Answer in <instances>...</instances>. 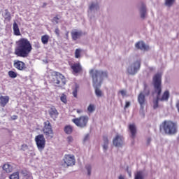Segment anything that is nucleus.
Instances as JSON below:
<instances>
[{
  "label": "nucleus",
  "mask_w": 179,
  "mask_h": 179,
  "mask_svg": "<svg viewBox=\"0 0 179 179\" xmlns=\"http://www.w3.org/2000/svg\"><path fill=\"white\" fill-rule=\"evenodd\" d=\"M77 113L78 114H80L81 113H83V110L80 109H77Z\"/></svg>",
  "instance_id": "obj_46"
},
{
  "label": "nucleus",
  "mask_w": 179,
  "mask_h": 179,
  "mask_svg": "<svg viewBox=\"0 0 179 179\" xmlns=\"http://www.w3.org/2000/svg\"><path fill=\"white\" fill-rule=\"evenodd\" d=\"M55 33L57 36V37H59V28L55 29Z\"/></svg>",
  "instance_id": "obj_40"
},
{
  "label": "nucleus",
  "mask_w": 179,
  "mask_h": 179,
  "mask_svg": "<svg viewBox=\"0 0 179 179\" xmlns=\"http://www.w3.org/2000/svg\"><path fill=\"white\" fill-rule=\"evenodd\" d=\"M140 12L141 19H145V16H146V6L145 4L142 5Z\"/></svg>",
  "instance_id": "obj_22"
},
{
  "label": "nucleus",
  "mask_w": 179,
  "mask_h": 179,
  "mask_svg": "<svg viewBox=\"0 0 179 179\" xmlns=\"http://www.w3.org/2000/svg\"><path fill=\"white\" fill-rule=\"evenodd\" d=\"M10 179H19V172H15L9 176Z\"/></svg>",
  "instance_id": "obj_31"
},
{
  "label": "nucleus",
  "mask_w": 179,
  "mask_h": 179,
  "mask_svg": "<svg viewBox=\"0 0 179 179\" xmlns=\"http://www.w3.org/2000/svg\"><path fill=\"white\" fill-rule=\"evenodd\" d=\"M5 16H6L5 20H7L8 22H10L12 19V16L10 15V13H9V11L6 12Z\"/></svg>",
  "instance_id": "obj_32"
},
{
  "label": "nucleus",
  "mask_w": 179,
  "mask_h": 179,
  "mask_svg": "<svg viewBox=\"0 0 179 179\" xmlns=\"http://www.w3.org/2000/svg\"><path fill=\"white\" fill-rule=\"evenodd\" d=\"M129 106H131V102L129 101H126L125 106H124V110L126 108H128V107H129Z\"/></svg>",
  "instance_id": "obj_42"
},
{
  "label": "nucleus",
  "mask_w": 179,
  "mask_h": 179,
  "mask_svg": "<svg viewBox=\"0 0 179 179\" xmlns=\"http://www.w3.org/2000/svg\"><path fill=\"white\" fill-rule=\"evenodd\" d=\"M71 34L72 40H73V41H76V40H78V38H80L82 36H83V32H82V31L74 29L71 31Z\"/></svg>",
  "instance_id": "obj_13"
},
{
  "label": "nucleus",
  "mask_w": 179,
  "mask_h": 179,
  "mask_svg": "<svg viewBox=\"0 0 179 179\" xmlns=\"http://www.w3.org/2000/svg\"><path fill=\"white\" fill-rule=\"evenodd\" d=\"M69 32H66V37L69 36Z\"/></svg>",
  "instance_id": "obj_49"
},
{
  "label": "nucleus",
  "mask_w": 179,
  "mask_h": 179,
  "mask_svg": "<svg viewBox=\"0 0 179 179\" xmlns=\"http://www.w3.org/2000/svg\"><path fill=\"white\" fill-rule=\"evenodd\" d=\"M136 48H138V50H143L144 51H148V50H149V46L145 44L143 41H140L136 43Z\"/></svg>",
  "instance_id": "obj_16"
},
{
  "label": "nucleus",
  "mask_w": 179,
  "mask_h": 179,
  "mask_svg": "<svg viewBox=\"0 0 179 179\" xmlns=\"http://www.w3.org/2000/svg\"><path fill=\"white\" fill-rule=\"evenodd\" d=\"M120 93L122 94V96H126L127 94V91L124 90H122L120 91Z\"/></svg>",
  "instance_id": "obj_41"
},
{
  "label": "nucleus",
  "mask_w": 179,
  "mask_h": 179,
  "mask_svg": "<svg viewBox=\"0 0 179 179\" xmlns=\"http://www.w3.org/2000/svg\"><path fill=\"white\" fill-rule=\"evenodd\" d=\"M134 179H143V175L142 174V172L138 171L135 174Z\"/></svg>",
  "instance_id": "obj_34"
},
{
  "label": "nucleus",
  "mask_w": 179,
  "mask_h": 179,
  "mask_svg": "<svg viewBox=\"0 0 179 179\" xmlns=\"http://www.w3.org/2000/svg\"><path fill=\"white\" fill-rule=\"evenodd\" d=\"M103 150H107V149H108V137H107V136H104L103 137Z\"/></svg>",
  "instance_id": "obj_23"
},
{
  "label": "nucleus",
  "mask_w": 179,
  "mask_h": 179,
  "mask_svg": "<svg viewBox=\"0 0 179 179\" xmlns=\"http://www.w3.org/2000/svg\"><path fill=\"white\" fill-rule=\"evenodd\" d=\"M159 101H160V99H159L158 97H157V99L153 101V108H154V110H156V108H159Z\"/></svg>",
  "instance_id": "obj_29"
},
{
  "label": "nucleus",
  "mask_w": 179,
  "mask_h": 179,
  "mask_svg": "<svg viewBox=\"0 0 179 179\" xmlns=\"http://www.w3.org/2000/svg\"><path fill=\"white\" fill-rule=\"evenodd\" d=\"M35 142L36 143V146L38 150L40 152H43L45 148V138L43 134H38V136H35Z\"/></svg>",
  "instance_id": "obj_8"
},
{
  "label": "nucleus",
  "mask_w": 179,
  "mask_h": 179,
  "mask_svg": "<svg viewBox=\"0 0 179 179\" xmlns=\"http://www.w3.org/2000/svg\"><path fill=\"white\" fill-rule=\"evenodd\" d=\"M60 100L64 104H66L68 103L67 96L65 94H62V95L60 96Z\"/></svg>",
  "instance_id": "obj_28"
},
{
  "label": "nucleus",
  "mask_w": 179,
  "mask_h": 179,
  "mask_svg": "<svg viewBox=\"0 0 179 179\" xmlns=\"http://www.w3.org/2000/svg\"><path fill=\"white\" fill-rule=\"evenodd\" d=\"M86 169L88 172V176H90V174H92V166L90 165H87Z\"/></svg>",
  "instance_id": "obj_37"
},
{
  "label": "nucleus",
  "mask_w": 179,
  "mask_h": 179,
  "mask_svg": "<svg viewBox=\"0 0 179 179\" xmlns=\"http://www.w3.org/2000/svg\"><path fill=\"white\" fill-rule=\"evenodd\" d=\"M63 84L65 85V83L63 81Z\"/></svg>",
  "instance_id": "obj_53"
},
{
  "label": "nucleus",
  "mask_w": 179,
  "mask_h": 179,
  "mask_svg": "<svg viewBox=\"0 0 179 179\" xmlns=\"http://www.w3.org/2000/svg\"><path fill=\"white\" fill-rule=\"evenodd\" d=\"M143 92H144L145 96H149V94H150V90L148 87V84H146V83H144Z\"/></svg>",
  "instance_id": "obj_27"
},
{
  "label": "nucleus",
  "mask_w": 179,
  "mask_h": 179,
  "mask_svg": "<svg viewBox=\"0 0 179 179\" xmlns=\"http://www.w3.org/2000/svg\"><path fill=\"white\" fill-rule=\"evenodd\" d=\"M76 163V159H75V155L71 154L64 155L62 163L64 167H72V166H75Z\"/></svg>",
  "instance_id": "obj_5"
},
{
  "label": "nucleus",
  "mask_w": 179,
  "mask_h": 179,
  "mask_svg": "<svg viewBox=\"0 0 179 179\" xmlns=\"http://www.w3.org/2000/svg\"><path fill=\"white\" fill-rule=\"evenodd\" d=\"M59 15H57L55 17H53L52 22L56 23V24H58L59 23Z\"/></svg>",
  "instance_id": "obj_36"
},
{
  "label": "nucleus",
  "mask_w": 179,
  "mask_h": 179,
  "mask_svg": "<svg viewBox=\"0 0 179 179\" xmlns=\"http://www.w3.org/2000/svg\"><path fill=\"white\" fill-rule=\"evenodd\" d=\"M129 177H131V173H129Z\"/></svg>",
  "instance_id": "obj_51"
},
{
  "label": "nucleus",
  "mask_w": 179,
  "mask_h": 179,
  "mask_svg": "<svg viewBox=\"0 0 179 179\" xmlns=\"http://www.w3.org/2000/svg\"><path fill=\"white\" fill-rule=\"evenodd\" d=\"M96 110V107L94 106V104H90L89 106L87 107V111L89 113H93Z\"/></svg>",
  "instance_id": "obj_33"
},
{
  "label": "nucleus",
  "mask_w": 179,
  "mask_h": 179,
  "mask_svg": "<svg viewBox=\"0 0 179 179\" xmlns=\"http://www.w3.org/2000/svg\"><path fill=\"white\" fill-rule=\"evenodd\" d=\"M48 40H50V36L43 35L41 36V42L43 44H48Z\"/></svg>",
  "instance_id": "obj_24"
},
{
  "label": "nucleus",
  "mask_w": 179,
  "mask_h": 179,
  "mask_svg": "<svg viewBox=\"0 0 179 179\" xmlns=\"http://www.w3.org/2000/svg\"><path fill=\"white\" fill-rule=\"evenodd\" d=\"M8 73L9 78H11L12 79H15L17 78V73L13 71H9Z\"/></svg>",
  "instance_id": "obj_26"
},
{
  "label": "nucleus",
  "mask_w": 179,
  "mask_h": 179,
  "mask_svg": "<svg viewBox=\"0 0 179 179\" xmlns=\"http://www.w3.org/2000/svg\"><path fill=\"white\" fill-rule=\"evenodd\" d=\"M12 120H17V115H13L11 117Z\"/></svg>",
  "instance_id": "obj_45"
},
{
  "label": "nucleus",
  "mask_w": 179,
  "mask_h": 179,
  "mask_svg": "<svg viewBox=\"0 0 179 179\" xmlns=\"http://www.w3.org/2000/svg\"><path fill=\"white\" fill-rule=\"evenodd\" d=\"M139 69H141V61H136L127 69V72L129 75H136Z\"/></svg>",
  "instance_id": "obj_9"
},
{
  "label": "nucleus",
  "mask_w": 179,
  "mask_h": 179,
  "mask_svg": "<svg viewBox=\"0 0 179 179\" xmlns=\"http://www.w3.org/2000/svg\"><path fill=\"white\" fill-rule=\"evenodd\" d=\"M153 84L155 93H157V98L159 101H169L170 99V92L166 90L162 95V75L157 73L153 77Z\"/></svg>",
  "instance_id": "obj_3"
},
{
  "label": "nucleus",
  "mask_w": 179,
  "mask_h": 179,
  "mask_svg": "<svg viewBox=\"0 0 179 179\" xmlns=\"http://www.w3.org/2000/svg\"><path fill=\"white\" fill-rule=\"evenodd\" d=\"M73 95L74 97H78V88L76 87L73 91Z\"/></svg>",
  "instance_id": "obj_39"
},
{
  "label": "nucleus",
  "mask_w": 179,
  "mask_h": 179,
  "mask_svg": "<svg viewBox=\"0 0 179 179\" xmlns=\"http://www.w3.org/2000/svg\"><path fill=\"white\" fill-rule=\"evenodd\" d=\"M3 171H5V173H12L13 171V166H12V165L9 164V163H6L3 165L2 167Z\"/></svg>",
  "instance_id": "obj_19"
},
{
  "label": "nucleus",
  "mask_w": 179,
  "mask_h": 179,
  "mask_svg": "<svg viewBox=\"0 0 179 179\" xmlns=\"http://www.w3.org/2000/svg\"><path fill=\"white\" fill-rule=\"evenodd\" d=\"M113 142L115 146H122V143H124V137L120 134H117L113 139Z\"/></svg>",
  "instance_id": "obj_14"
},
{
  "label": "nucleus",
  "mask_w": 179,
  "mask_h": 179,
  "mask_svg": "<svg viewBox=\"0 0 179 179\" xmlns=\"http://www.w3.org/2000/svg\"><path fill=\"white\" fill-rule=\"evenodd\" d=\"M119 179H124V176H122V175H120V176H119Z\"/></svg>",
  "instance_id": "obj_48"
},
{
  "label": "nucleus",
  "mask_w": 179,
  "mask_h": 179,
  "mask_svg": "<svg viewBox=\"0 0 179 179\" xmlns=\"http://www.w3.org/2000/svg\"><path fill=\"white\" fill-rule=\"evenodd\" d=\"M22 146H27V145H22Z\"/></svg>",
  "instance_id": "obj_50"
},
{
  "label": "nucleus",
  "mask_w": 179,
  "mask_h": 179,
  "mask_svg": "<svg viewBox=\"0 0 179 179\" xmlns=\"http://www.w3.org/2000/svg\"><path fill=\"white\" fill-rule=\"evenodd\" d=\"M88 140H89V135H87L84 138V142H86V141H88Z\"/></svg>",
  "instance_id": "obj_44"
},
{
  "label": "nucleus",
  "mask_w": 179,
  "mask_h": 179,
  "mask_svg": "<svg viewBox=\"0 0 179 179\" xmlns=\"http://www.w3.org/2000/svg\"><path fill=\"white\" fill-rule=\"evenodd\" d=\"M72 131H73V129H72V127L71 126H66L64 127V132L68 135H71V134H72Z\"/></svg>",
  "instance_id": "obj_25"
},
{
  "label": "nucleus",
  "mask_w": 179,
  "mask_h": 179,
  "mask_svg": "<svg viewBox=\"0 0 179 179\" xmlns=\"http://www.w3.org/2000/svg\"><path fill=\"white\" fill-rule=\"evenodd\" d=\"M43 131L47 139H52L54 137V131H52L51 123L48 120L44 122V127Z\"/></svg>",
  "instance_id": "obj_7"
},
{
  "label": "nucleus",
  "mask_w": 179,
  "mask_h": 179,
  "mask_svg": "<svg viewBox=\"0 0 179 179\" xmlns=\"http://www.w3.org/2000/svg\"><path fill=\"white\" fill-rule=\"evenodd\" d=\"M13 66L17 71H26L27 69V66H26V63L20 60H15L13 62Z\"/></svg>",
  "instance_id": "obj_11"
},
{
  "label": "nucleus",
  "mask_w": 179,
  "mask_h": 179,
  "mask_svg": "<svg viewBox=\"0 0 179 179\" xmlns=\"http://www.w3.org/2000/svg\"><path fill=\"white\" fill-rule=\"evenodd\" d=\"M75 58H80V54H82V49H76L75 50Z\"/></svg>",
  "instance_id": "obj_30"
},
{
  "label": "nucleus",
  "mask_w": 179,
  "mask_h": 179,
  "mask_svg": "<svg viewBox=\"0 0 179 179\" xmlns=\"http://www.w3.org/2000/svg\"><path fill=\"white\" fill-rule=\"evenodd\" d=\"M90 75H91L92 78V83L95 89L96 96H97V97H101V96H103V92H101L99 87L101 86L104 78H108V72L106 71H103L91 69L90 71Z\"/></svg>",
  "instance_id": "obj_2"
},
{
  "label": "nucleus",
  "mask_w": 179,
  "mask_h": 179,
  "mask_svg": "<svg viewBox=\"0 0 179 179\" xmlns=\"http://www.w3.org/2000/svg\"><path fill=\"white\" fill-rule=\"evenodd\" d=\"M47 6V3H43L42 8H45Z\"/></svg>",
  "instance_id": "obj_47"
},
{
  "label": "nucleus",
  "mask_w": 179,
  "mask_h": 179,
  "mask_svg": "<svg viewBox=\"0 0 179 179\" xmlns=\"http://www.w3.org/2000/svg\"><path fill=\"white\" fill-rule=\"evenodd\" d=\"M148 142H150V139H148Z\"/></svg>",
  "instance_id": "obj_52"
},
{
  "label": "nucleus",
  "mask_w": 179,
  "mask_h": 179,
  "mask_svg": "<svg viewBox=\"0 0 179 179\" xmlns=\"http://www.w3.org/2000/svg\"><path fill=\"white\" fill-rule=\"evenodd\" d=\"M99 6L97 4H94V3H92L90 6V10H93V9H94V8H96V9H97V7Z\"/></svg>",
  "instance_id": "obj_38"
},
{
  "label": "nucleus",
  "mask_w": 179,
  "mask_h": 179,
  "mask_svg": "<svg viewBox=\"0 0 179 179\" xmlns=\"http://www.w3.org/2000/svg\"><path fill=\"white\" fill-rule=\"evenodd\" d=\"M9 103V96H0V106L1 107H5L6 104Z\"/></svg>",
  "instance_id": "obj_18"
},
{
  "label": "nucleus",
  "mask_w": 179,
  "mask_h": 179,
  "mask_svg": "<svg viewBox=\"0 0 179 179\" xmlns=\"http://www.w3.org/2000/svg\"><path fill=\"white\" fill-rule=\"evenodd\" d=\"M138 101L142 108H143V106H145V102L146 101V99L145 97V94L143 92H141L138 96Z\"/></svg>",
  "instance_id": "obj_17"
},
{
  "label": "nucleus",
  "mask_w": 179,
  "mask_h": 179,
  "mask_svg": "<svg viewBox=\"0 0 179 179\" xmlns=\"http://www.w3.org/2000/svg\"><path fill=\"white\" fill-rule=\"evenodd\" d=\"M13 29L14 32L15 36H20V29H19V25H17V23L14 22L13 24Z\"/></svg>",
  "instance_id": "obj_21"
},
{
  "label": "nucleus",
  "mask_w": 179,
  "mask_h": 179,
  "mask_svg": "<svg viewBox=\"0 0 179 179\" xmlns=\"http://www.w3.org/2000/svg\"><path fill=\"white\" fill-rule=\"evenodd\" d=\"M71 69L73 71V75H76V73H80L83 71V69L82 68V65H80V63H74L71 65Z\"/></svg>",
  "instance_id": "obj_12"
},
{
  "label": "nucleus",
  "mask_w": 179,
  "mask_h": 179,
  "mask_svg": "<svg viewBox=\"0 0 179 179\" xmlns=\"http://www.w3.org/2000/svg\"><path fill=\"white\" fill-rule=\"evenodd\" d=\"M52 76H54L53 83H55V85H59L61 80H62V82L65 80V76L58 71H53Z\"/></svg>",
  "instance_id": "obj_10"
},
{
  "label": "nucleus",
  "mask_w": 179,
  "mask_h": 179,
  "mask_svg": "<svg viewBox=\"0 0 179 179\" xmlns=\"http://www.w3.org/2000/svg\"><path fill=\"white\" fill-rule=\"evenodd\" d=\"M16 46L14 54L20 58H27L33 50V46L30 41L26 38H21L15 42Z\"/></svg>",
  "instance_id": "obj_1"
},
{
  "label": "nucleus",
  "mask_w": 179,
  "mask_h": 179,
  "mask_svg": "<svg viewBox=\"0 0 179 179\" xmlns=\"http://www.w3.org/2000/svg\"><path fill=\"white\" fill-rule=\"evenodd\" d=\"M89 122V117L87 116H80L79 117H76L72 119V122L78 127V128H85L86 125H87V122Z\"/></svg>",
  "instance_id": "obj_6"
},
{
  "label": "nucleus",
  "mask_w": 179,
  "mask_h": 179,
  "mask_svg": "<svg viewBox=\"0 0 179 179\" xmlns=\"http://www.w3.org/2000/svg\"><path fill=\"white\" fill-rule=\"evenodd\" d=\"M49 114L51 117V118H53V120H55L58 117V110L55 108H51L50 110L49 111Z\"/></svg>",
  "instance_id": "obj_20"
},
{
  "label": "nucleus",
  "mask_w": 179,
  "mask_h": 179,
  "mask_svg": "<svg viewBox=\"0 0 179 179\" xmlns=\"http://www.w3.org/2000/svg\"><path fill=\"white\" fill-rule=\"evenodd\" d=\"M67 141L69 143H71V142H72L73 141V138H72V136H69L67 138Z\"/></svg>",
  "instance_id": "obj_43"
},
{
  "label": "nucleus",
  "mask_w": 179,
  "mask_h": 179,
  "mask_svg": "<svg viewBox=\"0 0 179 179\" xmlns=\"http://www.w3.org/2000/svg\"><path fill=\"white\" fill-rule=\"evenodd\" d=\"M160 131H164L166 135L177 134V123L171 120H165L159 126Z\"/></svg>",
  "instance_id": "obj_4"
},
{
  "label": "nucleus",
  "mask_w": 179,
  "mask_h": 179,
  "mask_svg": "<svg viewBox=\"0 0 179 179\" xmlns=\"http://www.w3.org/2000/svg\"><path fill=\"white\" fill-rule=\"evenodd\" d=\"M174 2H176V0H165V4L166 6H171Z\"/></svg>",
  "instance_id": "obj_35"
},
{
  "label": "nucleus",
  "mask_w": 179,
  "mask_h": 179,
  "mask_svg": "<svg viewBox=\"0 0 179 179\" xmlns=\"http://www.w3.org/2000/svg\"><path fill=\"white\" fill-rule=\"evenodd\" d=\"M129 130L131 134V138H132V139H135L136 136V126H135L134 124H129Z\"/></svg>",
  "instance_id": "obj_15"
}]
</instances>
